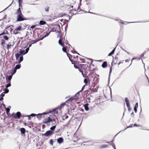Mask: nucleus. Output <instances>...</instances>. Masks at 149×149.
Returning <instances> with one entry per match:
<instances>
[{
    "label": "nucleus",
    "mask_w": 149,
    "mask_h": 149,
    "mask_svg": "<svg viewBox=\"0 0 149 149\" xmlns=\"http://www.w3.org/2000/svg\"><path fill=\"white\" fill-rule=\"evenodd\" d=\"M36 25H32L31 26L30 28L31 29H33L34 28H35L36 27Z\"/></svg>",
    "instance_id": "62"
},
{
    "label": "nucleus",
    "mask_w": 149,
    "mask_h": 149,
    "mask_svg": "<svg viewBox=\"0 0 149 149\" xmlns=\"http://www.w3.org/2000/svg\"><path fill=\"white\" fill-rule=\"evenodd\" d=\"M91 91L93 92H97V90L96 88H95L94 89L93 88L92 89L91 88Z\"/></svg>",
    "instance_id": "53"
},
{
    "label": "nucleus",
    "mask_w": 149,
    "mask_h": 149,
    "mask_svg": "<svg viewBox=\"0 0 149 149\" xmlns=\"http://www.w3.org/2000/svg\"><path fill=\"white\" fill-rule=\"evenodd\" d=\"M80 92H81V91H79L77 93H76V94L74 95V98H77V99L78 98V95L79 94V93Z\"/></svg>",
    "instance_id": "31"
},
{
    "label": "nucleus",
    "mask_w": 149,
    "mask_h": 149,
    "mask_svg": "<svg viewBox=\"0 0 149 149\" xmlns=\"http://www.w3.org/2000/svg\"><path fill=\"white\" fill-rule=\"evenodd\" d=\"M43 39V38H41V39H37L36 40H31V42H32V44H33L34 43H37V42H38L39 41L42 40Z\"/></svg>",
    "instance_id": "17"
},
{
    "label": "nucleus",
    "mask_w": 149,
    "mask_h": 149,
    "mask_svg": "<svg viewBox=\"0 0 149 149\" xmlns=\"http://www.w3.org/2000/svg\"><path fill=\"white\" fill-rule=\"evenodd\" d=\"M11 108V107L10 106H9L8 107H7L6 109V113L8 115V116L9 117H10V114L9 113L10 109V108Z\"/></svg>",
    "instance_id": "14"
},
{
    "label": "nucleus",
    "mask_w": 149,
    "mask_h": 149,
    "mask_svg": "<svg viewBox=\"0 0 149 149\" xmlns=\"http://www.w3.org/2000/svg\"><path fill=\"white\" fill-rule=\"evenodd\" d=\"M125 102L128 108H130V104L127 97H125Z\"/></svg>",
    "instance_id": "9"
},
{
    "label": "nucleus",
    "mask_w": 149,
    "mask_h": 149,
    "mask_svg": "<svg viewBox=\"0 0 149 149\" xmlns=\"http://www.w3.org/2000/svg\"><path fill=\"white\" fill-rule=\"evenodd\" d=\"M16 71L17 70L14 69L12 70H10L8 71L7 73L8 74H10L13 76V75L16 72Z\"/></svg>",
    "instance_id": "7"
},
{
    "label": "nucleus",
    "mask_w": 149,
    "mask_h": 149,
    "mask_svg": "<svg viewBox=\"0 0 149 149\" xmlns=\"http://www.w3.org/2000/svg\"><path fill=\"white\" fill-rule=\"evenodd\" d=\"M60 34V38H61V41H63V42H64V40H65V38H63V35L61 34V33Z\"/></svg>",
    "instance_id": "30"
},
{
    "label": "nucleus",
    "mask_w": 149,
    "mask_h": 149,
    "mask_svg": "<svg viewBox=\"0 0 149 149\" xmlns=\"http://www.w3.org/2000/svg\"><path fill=\"white\" fill-rule=\"evenodd\" d=\"M47 120L49 122V123L50 122H52V119L50 116L48 117Z\"/></svg>",
    "instance_id": "39"
},
{
    "label": "nucleus",
    "mask_w": 149,
    "mask_h": 149,
    "mask_svg": "<svg viewBox=\"0 0 149 149\" xmlns=\"http://www.w3.org/2000/svg\"><path fill=\"white\" fill-rule=\"evenodd\" d=\"M31 116L30 115H25V116H23V117L24 118V117H28V120H31Z\"/></svg>",
    "instance_id": "44"
},
{
    "label": "nucleus",
    "mask_w": 149,
    "mask_h": 149,
    "mask_svg": "<svg viewBox=\"0 0 149 149\" xmlns=\"http://www.w3.org/2000/svg\"><path fill=\"white\" fill-rule=\"evenodd\" d=\"M84 82L85 84L84 85H86V86H87V84L89 82V79H84Z\"/></svg>",
    "instance_id": "27"
},
{
    "label": "nucleus",
    "mask_w": 149,
    "mask_h": 149,
    "mask_svg": "<svg viewBox=\"0 0 149 149\" xmlns=\"http://www.w3.org/2000/svg\"><path fill=\"white\" fill-rule=\"evenodd\" d=\"M7 49H10L11 47V44L9 45V44H6Z\"/></svg>",
    "instance_id": "52"
},
{
    "label": "nucleus",
    "mask_w": 149,
    "mask_h": 149,
    "mask_svg": "<svg viewBox=\"0 0 149 149\" xmlns=\"http://www.w3.org/2000/svg\"><path fill=\"white\" fill-rule=\"evenodd\" d=\"M131 117L133 118H134V113L133 111L131 113Z\"/></svg>",
    "instance_id": "60"
},
{
    "label": "nucleus",
    "mask_w": 149,
    "mask_h": 149,
    "mask_svg": "<svg viewBox=\"0 0 149 149\" xmlns=\"http://www.w3.org/2000/svg\"><path fill=\"white\" fill-rule=\"evenodd\" d=\"M112 67H111L110 68V71H109V74L108 81H109V82L110 77V76H111V74L112 72Z\"/></svg>",
    "instance_id": "25"
},
{
    "label": "nucleus",
    "mask_w": 149,
    "mask_h": 149,
    "mask_svg": "<svg viewBox=\"0 0 149 149\" xmlns=\"http://www.w3.org/2000/svg\"><path fill=\"white\" fill-rule=\"evenodd\" d=\"M15 56L16 57V60H19V58L20 56L19 55V54L18 53H16L15 55Z\"/></svg>",
    "instance_id": "26"
},
{
    "label": "nucleus",
    "mask_w": 149,
    "mask_h": 149,
    "mask_svg": "<svg viewBox=\"0 0 149 149\" xmlns=\"http://www.w3.org/2000/svg\"><path fill=\"white\" fill-rule=\"evenodd\" d=\"M63 117H65V119H67L68 118V116L65 114L63 116Z\"/></svg>",
    "instance_id": "61"
},
{
    "label": "nucleus",
    "mask_w": 149,
    "mask_h": 149,
    "mask_svg": "<svg viewBox=\"0 0 149 149\" xmlns=\"http://www.w3.org/2000/svg\"><path fill=\"white\" fill-rule=\"evenodd\" d=\"M138 106V104L137 102L135 103V105L134 108V109L135 113H136L137 111V109Z\"/></svg>",
    "instance_id": "18"
},
{
    "label": "nucleus",
    "mask_w": 149,
    "mask_h": 149,
    "mask_svg": "<svg viewBox=\"0 0 149 149\" xmlns=\"http://www.w3.org/2000/svg\"><path fill=\"white\" fill-rule=\"evenodd\" d=\"M58 109H59V108L58 107L57 108L55 109H52V110L49 111L47 113H52L53 112L54 113L57 114L58 113V111H57V110Z\"/></svg>",
    "instance_id": "8"
},
{
    "label": "nucleus",
    "mask_w": 149,
    "mask_h": 149,
    "mask_svg": "<svg viewBox=\"0 0 149 149\" xmlns=\"http://www.w3.org/2000/svg\"><path fill=\"white\" fill-rule=\"evenodd\" d=\"M88 105L89 104L88 103L85 104L83 105L86 111H88L89 110V108L88 107Z\"/></svg>",
    "instance_id": "16"
},
{
    "label": "nucleus",
    "mask_w": 149,
    "mask_h": 149,
    "mask_svg": "<svg viewBox=\"0 0 149 149\" xmlns=\"http://www.w3.org/2000/svg\"><path fill=\"white\" fill-rule=\"evenodd\" d=\"M57 140L58 143L59 144H61L63 142V139L62 137H60L58 138Z\"/></svg>",
    "instance_id": "15"
},
{
    "label": "nucleus",
    "mask_w": 149,
    "mask_h": 149,
    "mask_svg": "<svg viewBox=\"0 0 149 149\" xmlns=\"http://www.w3.org/2000/svg\"><path fill=\"white\" fill-rule=\"evenodd\" d=\"M118 43H117L116 44V45L115 47L112 50L111 52V53L114 54V53L115 52V50L116 49V47L118 45Z\"/></svg>",
    "instance_id": "36"
},
{
    "label": "nucleus",
    "mask_w": 149,
    "mask_h": 149,
    "mask_svg": "<svg viewBox=\"0 0 149 149\" xmlns=\"http://www.w3.org/2000/svg\"><path fill=\"white\" fill-rule=\"evenodd\" d=\"M118 53L117 54H116V56H115V60H116V63H114V65H116V62H117V61L118 58L117 56L118 55Z\"/></svg>",
    "instance_id": "40"
},
{
    "label": "nucleus",
    "mask_w": 149,
    "mask_h": 149,
    "mask_svg": "<svg viewBox=\"0 0 149 149\" xmlns=\"http://www.w3.org/2000/svg\"><path fill=\"white\" fill-rule=\"evenodd\" d=\"M77 98H74V96L71 97L68 99L66 101L65 103H67L70 102H72L73 100H77Z\"/></svg>",
    "instance_id": "12"
},
{
    "label": "nucleus",
    "mask_w": 149,
    "mask_h": 149,
    "mask_svg": "<svg viewBox=\"0 0 149 149\" xmlns=\"http://www.w3.org/2000/svg\"><path fill=\"white\" fill-rule=\"evenodd\" d=\"M58 43L62 47H63V44L64 42H63V41H61V38H60L59 40H58Z\"/></svg>",
    "instance_id": "23"
},
{
    "label": "nucleus",
    "mask_w": 149,
    "mask_h": 149,
    "mask_svg": "<svg viewBox=\"0 0 149 149\" xmlns=\"http://www.w3.org/2000/svg\"><path fill=\"white\" fill-rule=\"evenodd\" d=\"M28 123H29V124H28V126L29 128H31V124H32V123L30 122H28Z\"/></svg>",
    "instance_id": "59"
},
{
    "label": "nucleus",
    "mask_w": 149,
    "mask_h": 149,
    "mask_svg": "<svg viewBox=\"0 0 149 149\" xmlns=\"http://www.w3.org/2000/svg\"><path fill=\"white\" fill-rule=\"evenodd\" d=\"M16 113H15L13 112L11 114H10L11 116H12L13 118H14L16 119Z\"/></svg>",
    "instance_id": "34"
},
{
    "label": "nucleus",
    "mask_w": 149,
    "mask_h": 149,
    "mask_svg": "<svg viewBox=\"0 0 149 149\" xmlns=\"http://www.w3.org/2000/svg\"><path fill=\"white\" fill-rule=\"evenodd\" d=\"M48 113L44 112L42 113H39L37 114V118L39 119V118H42L44 117V116L48 114Z\"/></svg>",
    "instance_id": "6"
},
{
    "label": "nucleus",
    "mask_w": 149,
    "mask_h": 149,
    "mask_svg": "<svg viewBox=\"0 0 149 149\" xmlns=\"http://www.w3.org/2000/svg\"><path fill=\"white\" fill-rule=\"evenodd\" d=\"M16 13L17 15L19 14H22L20 7H19L18 9L17 10Z\"/></svg>",
    "instance_id": "20"
},
{
    "label": "nucleus",
    "mask_w": 149,
    "mask_h": 149,
    "mask_svg": "<svg viewBox=\"0 0 149 149\" xmlns=\"http://www.w3.org/2000/svg\"><path fill=\"white\" fill-rule=\"evenodd\" d=\"M66 103H65V102L63 103H62L61 104V105L59 107H58L59 108V109L60 110H61V108L63 107L65 105V104Z\"/></svg>",
    "instance_id": "28"
},
{
    "label": "nucleus",
    "mask_w": 149,
    "mask_h": 149,
    "mask_svg": "<svg viewBox=\"0 0 149 149\" xmlns=\"http://www.w3.org/2000/svg\"><path fill=\"white\" fill-rule=\"evenodd\" d=\"M73 49V50H71V52L74 53V54H77L79 55H80V54L75 50H74V49L72 48Z\"/></svg>",
    "instance_id": "41"
},
{
    "label": "nucleus",
    "mask_w": 149,
    "mask_h": 149,
    "mask_svg": "<svg viewBox=\"0 0 149 149\" xmlns=\"http://www.w3.org/2000/svg\"><path fill=\"white\" fill-rule=\"evenodd\" d=\"M8 33L7 31H5V30L4 31H3V32L2 33V34L3 35H4L6 34H8Z\"/></svg>",
    "instance_id": "45"
},
{
    "label": "nucleus",
    "mask_w": 149,
    "mask_h": 149,
    "mask_svg": "<svg viewBox=\"0 0 149 149\" xmlns=\"http://www.w3.org/2000/svg\"><path fill=\"white\" fill-rule=\"evenodd\" d=\"M9 75H8L7 77H6V80L7 83L8 82H10V81L12 79V76L10 74H8Z\"/></svg>",
    "instance_id": "13"
},
{
    "label": "nucleus",
    "mask_w": 149,
    "mask_h": 149,
    "mask_svg": "<svg viewBox=\"0 0 149 149\" xmlns=\"http://www.w3.org/2000/svg\"><path fill=\"white\" fill-rule=\"evenodd\" d=\"M65 43L66 45H68L69 46H70L72 48H73L72 46L69 43H68V42L67 40H66V42H65Z\"/></svg>",
    "instance_id": "56"
},
{
    "label": "nucleus",
    "mask_w": 149,
    "mask_h": 149,
    "mask_svg": "<svg viewBox=\"0 0 149 149\" xmlns=\"http://www.w3.org/2000/svg\"><path fill=\"white\" fill-rule=\"evenodd\" d=\"M54 133L52 132L51 131L49 130L47 131L44 134H41V135L43 136H45L46 137L50 136L54 134Z\"/></svg>",
    "instance_id": "3"
},
{
    "label": "nucleus",
    "mask_w": 149,
    "mask_h": 149,
    "mask_svg": "<svg viewBox=\"0 0 149 149\" xmlns=\"http://www.w3.org/2000/svg\"><path fill=\"white\" fill-rule=\"evenodd\" d=\"M27 19L25 18L22 14H19L17 16V19L16 20L17 22H20L24 20H26Z\"/></svg>",
    "instance_id": "2"
},
{
    "label": "nucleus",
    "mask_w": 149,
    "mask_h": 149,
    "mask_svg": "<svg viewBox=\"0 0 149 149\" xmlns=\"http://www.w3.org/2000/svg\"><path fill=\"white\" fill-rule=\"evenodd\" d=\"M51 33V31H49V32H47L45 33V34L44 35L43 37L42 38H45L47 36H48L50 33Z\"/></svg>",
    "instance_id": "32"
},
{
    "label": "nucleus",
    "mask_w": 149,
    "mask_h": 149,
    "mask_svg": "<svg viewBox=\"0 0 149 149\" xmlns=\"http://www.w3.org/2000/svg\"><path fill=\"white\" fill-rule=\"evenodd\" d=\"M46 23V22L45 21L42 20H41L39 22V24L40 25L45 24Z\"/></svg>",
    "instance_id": "21"
},
{
    "label": "nucleus",
    "mask_w": 149,
    "mask_h": 149,
    "mask_svg": "<svg viewBox=\"0 0 149 149\" xmlns=\"http://www.w3.org/2000/svg\"><path fill=\"white\" fill-rule=\"evenodd\" d=\"M84 65H85V66H86V67H88V65H86V64H80V66L81 68H84Z\"/></svg>",
    "instance_id": "43"
},
{
    "label": "nucleus",
    "mask_w": 149,
    "mask_h": 149,
    "mask_svg": "<svg viewBox=\"0 0 149 149\" xmlns=\"http://www.w3.org/2000/svg\"><path fill=\"white\" fill-rule=\"evenodd\" d=\"M29 47H27L26 49H25V53L24 54H26L27 53L29 50Z\"/></svg>",
    "instance_id": "46"
},
{
    "label": "nucleus",
    "mask_w": 149,
    "mask_h": 149,
    "mask_svg": "<svg viewBox=\"0 0 149 149\" xmlns=\"http://www.w3.org/2000/svg\"><path fill=\"white\" fill-rule=\"evenodd\" d=\"M22 135L25 136V132H26V130L24 128H21L19 129Z\"/></svg>",
    "instance_id": "11"
},
{
    "label": "nucleus",
    "mask_w": 149,
    "mask_h": 149,
    "mask_svg": "<svg viewBox=\"0 0 149 149\" xmlns=\"http://www.w3.org/2000/svg\"><path fill=\"white\" fill-rule=\"evenodd\" d=\"M68 23H67L66 24V25L65 26V35H66V30H67V29L68 28Z\"/></svg>",
    "instance_id": "48"
},
{
    "label": "nucleus",
    "mask_w": 149,
    "mask_h": 149,
    "mask_svg": "<svg viewBox=\"0 0 149 149\" xmlns=\"http://www.w3.org/2000/svg\"><path fill=\"white\" fill-rule=\"evenodd\" d=\"M16 119H19L21 117H23L21 112L18 111L16 113Z\"/></svg>",
    "instance_id": "10"
},
{
    "label": "nucleus",
    "mask_w": 149,
    "mask_h": 149,
    "mask_svg": "<svg viewBox=\"0 0 149 149\" xmlns=\"http://www.w3.org/2000/svg\"><path fill=\"white\" fill-rule=\"evenodd\" d=\"M22 27V26H21L16 27V29L13 31V34L16 35L19 33L18 31H21Z\"/></svg>",
    "instance_id": "5"
},
{
    "label": "nucleus",
    "mask_w": 149,
    "mask_h": 149,
    "mask_svg": "<svg viewBox=\"0 0 149 149\" xmlns=\"http://www.w3.org/2000/svg\"><path fill=\"white\" fill-rule=\"evenodd\" d=\"M20 63H19L17 65L15 66L14 69H15L16 70L17 69H20L21 67V65L19 64Z\"/></svg>",
    "instance_id": "22"
},
{
    "label": "nucleus",
    "mask_w": 149,
    "mask_h": 149,
    "mask_svg": "<svg viewBox=\"0 0 149 149\" xmlns=\"http://www.w3.org/2000/svg\"><path fill=\"white\" fill-rule=\"evenodd\" d=\"M8 83L6 86V88H8V87H10L11 86V84L10 82H8Z\"/></svg>",
    "instance_id": "38"
},
{
    "label": "nucleus",
    "mask_w": 149,
    "mask_h": 149,
    "mask_svg": "<svg viewBox=\"0 0 149 149\" xmlns=\"http://www.w3.org/2000/svg\"><path fill=\"white\" fill-rule=\"evenodd\" d=\"M107 66V62L106 61H104L102 65V67L103 68H105Z\"/></svg>",
    "instance_id": "19"
},
{
    "label": "nucleus",
    "mask_w": 149,
    "mask_h": 149,
    "mask_svg": "<svg viewBox=\"0 0 149 149\" xmlns=\"http://www.w3.org/2000/svg\"><path fill=\"white\" fill-rule=\"evenodd\" d=\"M1 45L2 46H3V45L5 43V41L3 40V39H2L1 40Z\"/></svg>",
    "instance_id": "33"
},
{
    "label": "nucleus",
    "mask_w": 149,
    "mask_h": 149,
    "mask_svg": "<svg viewBox=\"0 0 149 149\" xmlns=\"http://www.w3.org/2000/svg\"><path fill=\"white\" fill-rule=\"evenodd\" d=\"M80 60L82 61L81 63H85L86 61H85V59L83 58H80Z\"/></svg>",
    "instance_id": "63"
},
{
    "label": "nucleus",
    "mask_w": 149,
    "mask_h": 149,
    "mask_svg": "<svg viewBox=\"0 0 149 149\" xmlns=\"http://www.w3.org/2000/svg\"><path fill=\"white\" fill-rule=\"evenodd\" d=\"M133 126L134 127H141V125H137L136 123H135L134 124Z\"/></svg>",
    "instance_id": "57"
},
{
    "label": "nucleus",
    "mask_w": 149,
    "mask_h": 149,
    "mask_svg": "<svg viewBox=\"0 0 149 149\" xmlns=\"http://www.w3.org/2000/svg\"><path fill=\"white\" fill-rule=\"evenodd\" d=\"M110 145H111L114 148V149H116V148L115 147V144L114 143H110Z\"/></svg>",
    "instance_id": "51"
},
{
    "label": "nucleus",
    "mask_w": 149,
    "mask_h": 149,
    "mask_svg": "<svg viewBox=\"0 0 149 149\" xmlns=\"http://www.w3.org/2000/svg\"><path fill=\"white\" fill-rule=\"evenodd\" d=\"M50 31H51V32H55L56 33V30H55L54 28H52Z\"/></svg>",
    "instance_id": "49"
},
{
    "label": "nucleus",
    "mask_w": 149,
    "mask_h": 149,
    "mask_svg": "<svg viewBox=\"0 0 149 149\" xmlns=\"http://www.w3.org/2000/svg\"><path fill=\"white\" fill-rule=\"evenodd\" d=\"M5 93L3 92H2L1 95H0V97H3L5 96Z\"/></svg>",
    "instance_id": "54"
},
{
    "label": "nucleus",
    "mask_w": 149,
    "mask_h": 149,
    "mask_svg": "<svg viewBox=\"0 0 149 149\" xmlns=\"http://www.w3.org/2000/svg\"><path fill=\"white\" fill-rule=\"evenodd\" d=\"M30 116L32 117L37 116V114L34 113H32L30 115Z\"/></svg>",
    "instance_id": "55"
},
{
    "label": "nucleus",
    "mask_w": 149,
    "mask_h": 149,
    "mask_svg": "<svg viewBox=\"0 0 149 149\" xmlns=\"http://www.w3.org/2000/svg\"><path fill=\"white\" fill-rule=\"evenodd\" d=\"M49 143L51 145H52V146H53L54 141L53 139H52L50 140Z\"/></svg>",
    "instance_id": "42"
},
{
    "label": "nucleus",
    "mask_w": 149,
    "mask_h": 149,
    "mask_svg": "<svg viewBox=\"0 0 149 149\" xmlns=\"http://www.w3.org/2000/svg\"><path fill=\"white\" fill-rule=\"evenodd\" d=\"M18 1L19 3V7H21L22 9V0H18Z\"/></svg>",
    "instance_id": "29"
},
{
    "label": "nucleus",
    "mask_w": 149,
    "mask_h": 149,
    "mask_svg": "<svg viewBox=\"0 0 149 149\" xmlns=\"http://www.w3.org/2000/svg\"><path fill=\"white\" fill-rule=\"evenodd\" d=\"M62 50L64 52L66 53V49L65 48H64L63 47L62 48Z\"/></svg>",
    "instance_id": "64"
},
{
    "label": "nucleus",
    "mask_w": 149,
    "mask_h": 149,
    "mask_svg": "<svg viewBox=\"0 0 149 149\" xmlns=\"http://www.w3.org/2000/svg\"><path fill=\"white\" fill-rule=\"evenodd\" d=\"M54 28L55 30H56V33H58L59 34L61 33V32L60 31V30H61L60 26L59 24H55Z\"/></svg>",
    "instance_id": "4"
},
{
    "label": "nucleus",
    "mask_w": 149,
    "mask_h": 149,
    "mask_svg": "<svg viewBox=\"0 0 149 149\" xmlns=\"http://www.w3.org/2000/svg\"><path fill=\"white\" fill-rule=\"evenodd\" d=\"M108 147V145H103L101 146V148H107Z\"/></svg>",
    "instance_id": "47"
},
{
    "label": "nucleus",
    "mask_w": 149,
    "mask_h": 149,
    "mask_svg": "<svg viewBox=\"0 0 149 149\" xmlns=\"http://www.w3.org/2000/svg\"><path fill=\"white\" fill-rule=\"evenodd\" d=\"M3 90L4 91L3 92L5 94L8 93L9 91V90L7 88H4Z\"/></svg>",
    "instance_id": "35"
},
{
    "label": "nucleus",
    "mask_w": 149,
    "mask_h": 149,
    "mask_svg": "<svg viewBox=\"0 0 149 149\" xmlns=\"http://www.w3.org/2000/svg\"><path fill=\"white\" fill-rule=\"evenodd\" d=\"M3 37L4 38V39L6 40H8L9 39V38L6 35L4 36Z\"/></svg>",
    "instance_id": "37"
},
{
    "label": "nucleus",
    "mask_w": 149,
    "mask_h": 149,
    "mask_svg": "<svg viewBox=\"0 0 149 149\" xmlns=\"http://www.w3.org/2000/svg\"><path fill=\"white\" fill-rule=\"evenodd\" d=\"M49 7L48 6H47L45 8V10L47 12H48L49 11Z\"/></svg>",
    "instance_id": "50"
},
{
    "label": "nucleus",
    "mask_w": 149,
    "mask_h": 149,
    "mask_svg": "<svg viewBox=\"0 0 149 149\" xmlns=\"http://www.w3.org/2000/svg\"><path fill=\"white\" fill-rule=\"evenodd\" d=\"M56 127V125H54L50 128V131H51L52 132L54 133V131Z\"/></svg>",
    "instance_id": "24"
},
{
    "label": "nucleus",
    "mask_w": 149,
    "mask_h": 149,
    "mask_svg": "<svg viewBox=\"0 0 149 149\" xmlns=\"http://www.w3.org/2000/svg\"><path fill=\"white\" fill-rule=\"evenodd\" d=\"M25 52L24 50L20 49L19 51L18 52L20 56L19 58V60L18 62H16V63H20L23 60V55L25 54H24Z\"/></svg>",
    "instance_id": "1"
},
{
    "label": "nucleus",
    "mask_w": 149,
    "mask_h": 149,
    "mask_svg": "<svg viewBox=\"0 0 149 149\" xmlns=\"http://www.w3.org/2000/svg\"><path fill=\"white\" fill-rule=\"evenodd\" d=\"M86 86V85H84V86H83L82 87L81 90L80 91H81V92H82V91H83Z\"/></svg>",
    "instance_id": "58"
}]
</instances>
